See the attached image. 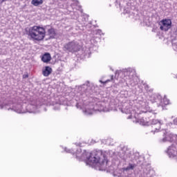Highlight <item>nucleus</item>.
<instances>
[{
    "label": "nucleus",
    "instance_id": "obj_1",
    "mask_svg": "<svg viewBox=\"0 0 177 177\" xmlns=\"http://www.w3.org/2000/svg\"><path fill=\"white\" fill-rule=\"evenodd\" d=\"M86 163L89 165H97L100 168H105L108 164L107 156L102 151H93L86 158Z\"/></svg>",
    "mask_w": 177,
    "mask_h": 177
},
{
    "label": "nucleus",
    "instance_id": "obj_2",
    "mask_svg": "<svg viewBox=\"0 0 177 177\" xmlns=\"http://www.w3.org/2000/svg\"><path fill=\"white\" fill-rule=\"evenodd\" d=\"M28 36L34 41L41 42L46 37V29L40 26H34L29 28Z\"/></svg>",
    "mask_w": 177,
    "mask_h": 177
},
{
    "label": "nucleus",
    "instance_id": "obj_3",
    "mask_svg": "<svg viewBox=\"0 0 177 177\" xmlns=\"http://www.w3.org/2000/svg\"><path fill=\"white\" fill-rule=\"evenodd\" d=\"M65 49L70 53H75L80 50L81 46L78 42L71 41L65 45Z\"/></svg>",
    "mask_w": 177,
    "mask_h": 177
},
{
    "label": "nucleus",
    "instance_id": "obj_4",
    "mask_svg": "<svg viewBox=\"0 0 177 177\" xmlns=\"http://www.w3.org/2000/svg\"><path fill=\"white\" fill-rule=\"evenodd\" d=\"M123 75H124V77H126V80H130L133 78L134 71L131 70L125 71L123 72Z\"/></svg>",
    "mask_w": 177,
    "mask_h": 177
},
{
    "label": "nucleus",
    "instance_id": "obj_5",
    "mask_svg": "<svg viewBox=\"0 0 177 177\" xmlns=\"http://www.w3.org/2000/svg\"><path fill=\"white\" fill-rule=\"evenodd\" d=\"M51 59H52V57L50 56V54L48 53H46L45 54H43L41 57V61L43 62V63L48 64Z\"/></svg>",
    "mask_w": 177,
    "mask_h": 177
},
{
    "label": "nucleus",
    "instance_id": "obj_6",
    "mask_svg": "<svg viewBox=\"0 0 177 177\" xmlns=\"http://www.w3.org/2000/svg\"><path fill=\"white\" fill-rule=\"evenodd\" d=\"M53 73V68L49 66H45V69L42 70V75L45 77H48Z\"/></svg>",
    "mask_w": 177,
    "mask_h": 177
},
{
    "label": "nucleus",
    "instance_id": "obj_7",
    "mask_svg": "<svg viewBox=\"0 0 177 177\" xmlns=\"http://www.w3.org/2000/svg\"><path fill=\"white\" fill-rule=\"evenodd\" d=\"M160 28L162 31H168V30L171 27V23H162L160 24Z\"/></svg>",
    "mask_w": 177,
    "mask_h": 177
},
{
    "label": "nucleus",
    "instance_id": "obj_8",
    "mask_svg": "<svg viewBox=\"0 0 177 177\" xmlns=\"http://www.w3.org/2000/svg\"><path fill=\"white\" fill-rule=\"evenodd\" d=\"M48 36H49L50 39H54L57 36L56 30L54 28H49L47 31Z\"/></svg>",
    "mask_w": 177,
    "mask_h": 177
},
{
    "label": "nucleus",
    "instance_id": "obj_9",
    "mask_svg": "<svg viewBox=\"0 0 177 177\" xmlns=\"http://www.w3.org/2000/svg\"><path fill=\"white\" fill-rule=\"evenodd\" d=\"M167 151L170 153V154H174L176 155L177 154V148L176 146H174V145H171L169 149H167Z\"/></svg>",
    "mask_w": 177,
    "mask_h": 177
},
{
    "label": "nucleus",
    "instance_id": "obj_10",
    "mask_svg": "<svg viewBox=\"0 0 177 177\" xmlns=\"http://www.w3.org/2000/svg\"><path fill=\"white\" fill-rule=\"evenodd\" d=\"M44 3V1L42 0H32V4L34 6H38L39 5H42Z\"/></svg>",
    "mask_w": 177,
    "mask_h": 177
},
{
    "label": "nucleus",
    "instance_id": "obj_11",
    "mask_svg": "<svg viewBox=\"0 0 177 177\" xmlns=\"http://www.w3.org/2000/svg\"><path fill=\"white\" fill-rule=\"evenodd\" d=\"M138 122L140 124H142L143 126H145L147 125V124H149V122H147L145 119V118H141L138 120Z\"/></svg>",
    "mask_w": 177,
    "mask_h": 177
},
{
    "label": "nucleus",
    "instance_id": "obj_12",
    "mask_svg": "<svg viewBox=\"0 0 177 177\" xmlns=\"http://www.w3.org/2000/svg\"><path fill=\"white\" fill-rule=\"evenodd\" d=\"M173 136L171 134L167 135L165 138L164 141H172Z\"/></svg>",
    "mask_w": 177,
    "mask_h": 177
},
{
    "label": "nucleus",
    "instance_id": "obj_13",
    "mask_svg": "<svg viewBox=\"0 0 177 177\" xmlns=\"http://www.w3.org/2000/svg\"><path fill=\"white\" fill-rule=\"evenodd\" d=\"M160 23H172V21H171L170 19H162Z\"/></svg>",
    "mask_w": 177,
    "mask_h": 177
},
{
    "label": "nucleus",
    "instance_id": "obj_14",
    "mask_svg": "<svg viewBox=\"0 0 177 177\" xmlns=\"http://www.w3.org/2000/svg\"><path fill=\"white\" fill-rule=\"evenodd\" d=\"M111 82V80H109L104 81V82L100 80V83H102V84H107L108 82Z\"/></svg>",
    "mask_w": 177,
    "mask_h": 177
},
{
    "label": "nucleus",
    "instance_id": "obj_15",
    "mask_svg": "<svg viewBox=\"0 0 177 177\" xmlns=\"http://www.w3.org/2000/svg\"><path fill=\"white\" fill-rule=\"evenodd\" d=\"M5 0H0V3H2V2H4Z\"/></svg>",
    "mask_w": 177,
    "mask_h": 177
},
{
    "label": "nucleus",
    "instance_id": "obj_16",
    "mask_svg": "<svg viewBox=\"0 0 177 177\" xmlns=\"http://www.w3.org/2000/svg\"><path fill=\"white\" fill-rule=\"evenodd\" d=\"M130 166H131V169H133V166H132V165H131Z\"/></svg>",
    "mask_w": 177,
    "mask_h": 177
},
{
    "label": "nucleus",
    "instance_id": "obj_17",
    "mask_svg": "<svg viewBox=\"0 0 177 177\" xmlns=\"http://www.w3.org/2000/svg\"><path fill=\"white\" fill-rule=\"evenodd\" d=\"M28 77V75L26 76V77Z\"/></svg>",
    "mask_w": 177,
    "mask_h": 177
},
{
    "label": "nucleus",
    "instance_id": "obj_18",
    "mask_svg": "<svg viewBox=\"0 0 177 177\" xmlns=\"http://www.w3.org/2000/svg\"><path fill=\"white\" fill-rule=\"evenodd\" d=\"M28 77V75L26 76V77Z\"/></svg>",
    "mask_w": 177,
    "mask_h": 177
},
{
    "label": "nucleus",
    "instance_id": "obj_19",
    "mask_svg": "<svg viewBox=\"0 0 177 177\" xmlns=\"http://www.w3.org/2000/svg\"><path fill=\"white\" fill-rule=\"evenodd\" d=\"M111 80H113V77H111Z\"/></svg>",
    "mask_w": 177,
    "mask_h": 177
}]
</instances>
